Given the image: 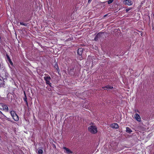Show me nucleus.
<instances>
[{"label": "nucleus", "instance_id": "obj_1", "mask_svg": "<svg viewBox=\"0 0 154 154\" xmlns=\"http://www.w3.org/2000/svg\"><path fill=\"white\" fill-rule=\"evenodd\" d=\"M0 110L5 112H8V108L7 106L5 104L0 103ZM0 114H2V112L0 111Z\"/></svg>", "mask_w": 154, "mask_h": 154}, {"label": "nucleus", "instance_id": "obj_4", "mask_svg": "<svg viewBox=\"0 0 154 154\" xmlns=\"http://www.w3.org/2000/svg\"><path fill=\"white\" fill-rule=\"evenodd\" d=\"M10 113L13 119L16 121H17L19 120V117L16 114V112L14 111H11Z\"/></svg>", "mask_w": 154, "mask_h": 154}, {"label": "nucleus", "instance_id": "obj_26", "mask_svg": "<svg viewBox=\"0 0 154 154\" xmlns=\"http://www.w3.org/2000/svg\"><path fill=\"white\" fill-rule=\"evenodd\" d=\"M1 41V38L0 37V41Z\"/></svg>", "mask_w": 154, "mask_h": 154}, {"label": "nucleus", "instance_id": "obj_14", "mask_svg": "<svg viewBox=\"0 0 154 154\" xmlns=\"http://www.w3.org/2000/svg\"><path fill=\"white\" fill-rule=\"evenodd\" d=\"M126 131L129 133H131L132 131L129 128L127 127L126 128Z\"/></svg>", "mask_w": 154, "mask_h": 154}, {"label": "nucleus", "instance_id": "obj_9", "mask_svg": "<svg viewBox=\"0 0 154 154\" xmlns=\"http://www.w3.org/2000/svg\"><path fill=\"white\" fill-rule=\"evenodd\" d=\"M63 149L66 150V152L68 154H71L72 153V151H71L69 148L65 147H63Z\"/></svg>", "mask_w": 154, "mask_h": 154}, {"label": "nucleus", "instance_id": "obj_8", "mask_svg": "<svg viewBox=\"0 0 154 154\" xmlns=\"http://www.w3.org/2000/svg\"><path fill=\"white\" fill-rule=\"evenodd\" d=\"M111 127L113 128L117 129L119 128V125L116 123L112 124L111 125Z\"/></svg>", "mask_w": 154, "mask_h": 154}, {"label": "nucleus", "instance_id": "obj_2", "mask_svg": "<svg viewBox=\"0 0 154 154\" xmlns=\"http://www.w3.org/2000/svg\"><path fill=\"white\" fill-rule=\"evenodd\" d=\"M44 75L45 76L44 77V79L46 82V84L51 87V84L50 82L51 79L50 76L47 74H45Z\"/></svg>", "mask_w": 154, "mask_h": 154}, {"label": "nucleus", "instance_id": "obj_5", "mask_svg": "<svg viewBox=\"0 0 154 154\" xmlns=\"http://www.w3.org/2000/svg\"><path fill=\"white\" fill-rule=\"evenodd\" d=\"M84 50L83 48H79L78 50L77 51V54L79 55V56H81L80 57V60L82 59V54Z\"/></svg>", "mask_w": 154, "mask_h": 154}, {"label": "nucleus", "instance_id": "obj_23", "mask_svg": "<svg viewBox=\"0 0 154 154\" xmlns=\"http://www.w3.org/2000/svg\"><path fill=\"white\" fill-rule=\"evenodd\" d=\"M92 0H88V3H90L91 2Z\"/></svg>", "mask_w": 154, "mask_h": 154}, {"label": "nucleus", "instance_id": "obj_24", "mask_svg": "<svg viewBox=\"0 0 154 154\" xmlns=\"http://www.w3.org/2000/svg\"><path fill=\"white\" fill-rule=\"evenodd\" d=\"M107 14H105V15H104V16L103 17H106L107 16Z\"/></svg>", "mask_w": 154, "mask_h": 154}, {"label": "nucleus", "instance_id": "obj_7", "mask_svg": "<svg viewBox=\"0 0 154 154\" xmlns=\"http://www.w3.org/2000/svg\"><path fill=\"white\" fill-rule=\"evenodd\" d=\"M134 118L136 120L139 122L141 121V118L139 114L136 113L134 114Z\"/></svg>", "mask_w": 154, "mask_h": 154}, {"label": "nucleus", "instance_id": "obj_3", "mask_svg": "<svg viewBox=\"0 0 154 154\" xmlns=\"http://www.w3.org/2000/svg\"><path fill=\"white\" fill-rule=\"evenodd\" d=\"M88 130L92 134H95L97 132V128L95 126H91L88 128Z\"/></svg>", "mask_w": 154, "mask_h": 154}, {"label": "nucleus", "instance_id": "obj_11", "mask_svg": "<svg viewBox=\"0 0 154 154\" xmlns=\"http://www.w3.org/2000/svg\"><path fill=\"white\" fill-rule=\"evenodd\" d=\"M102 88L104 89V90H106V88L107 89H112L113 87L110 85H108L105 87H102Z\"/></svg>", "mask_w": 154, "mask_h": 154}, {"label": "nucleus", "instance_id": "obj_21", "mask_svg": "<svg viewBox=\"0 0 154 154\" xmlns=\"http://www.w3.org/2000/svg\"><path fill=\"white\" fill-rule=\"evenodd\" d=\"M71 73L72 75H73V74L74 71L73 69H71L70 71L69 72V73Z\"/></svg>", "mask_w": 154, "mask_h": 154}, {"label": "nucleus", "instance_id": "obj_16", "mask_svg": "<svg viewBox=\"0 0 154 154\" xmlns=\"http://www.w3.org/2000/svg\"><path fill=\"white\" fill-rule=\"evenodd\" d=\"M24 97L23 98V100H24V101L25 102V101H27V98L26 97V93H25V91L24 92Z\"/></svg>", "mask_w": 154, "mask_h": 154}, {"label": "nucleus", "instance_id": "obj_13", "mask_svg": "<svg viewBox=\"0 0 154 154\" xmlns=\"http://www.w3.org/2000/svg\"><path fill=\"white\" fill-rule=\"evenodd\" d=\"M54 67L58 71H59L60 70V69H59V68L58 67V64L57 63V62H56L55 64H54Z\"/></svg>", "mask_w": 154, "mask_h": 154}, {"label": "nucleus", "instance_id": "obj_19", "mask_svg": "<svg viewBox=\"0 0 154 154\" xmlns=\"http://www.w3.org/2000/svg\"><path fill=\"white\" fill-rule=\"evenodd\" d=\"M114 1V0H109L107 1L106 2H107L108 4H110L112 3Z\"/></svg>", "mask_w": 154, "mask_h": 154}, {"label": "nucleus", "instance_id": "obj_10", "mask_svg": "<svg viewBox=\"0 0 154 154\" xmlns=\"http://www.w3.org/2000/svg\"><path fill=\"white\" fill-rule=\"evenodd\" d=\"M6 56L7 57V59L8 60V61L9 62V63L11 64V65H13V63L11 59H10L9 56L8 55V54H6Z\"/></svg>", "mask_w": 154, "mask_h": 154}, {"label": "nucleus", "instance_id": "obj_20", "mask_svg": "<svg viewBox=\"0 0 154 154\" xmlns=\"http://www.w3.org/2000/svg\"><path fill=\"white\" fill-rule=\"evenodd\" d=\"M132 9V8H129L127 9H126L125 10L126 12H128L130 10Z\"/></svg>", "mask_w": 154, "mask_h": 154}, {"label": "nucleus", "instance_id": "obj_25", "mask_svg": "<svg viewBox=\"0 0 154 154\" xmlns=\"http://www.w3.org/2000/svg\"><path fill=\"white\" fill-rule=\"evenodd\" d=\"M143 34L142 33H141L140 35H141V36H142Z\"/></svg>", "mask_w": 154, "mask_h": 154}, {"label": "nucleus", "instance_id": "obj_22", "mask_svg": "<svg viewBox=\"0 0 154 154\" xmlns=\"http://www.w3.org/2000/svg\"><path fill=\"white\" fill-rule=\"evenodd\" d=\"M26 102V104L27 106H28V103L27 101H25Z\"/></svg>", "mask_w": 154, "mask_h": 154}, {"label": "nucleus", "instance_id": "obj_18", "mask_svg": "<svg viewBox=\"0 0 154 154\" xmlns=\"http://www.w3.org/2000/svg\"><path fill=\"white\" fill-rule=\"evenodd\" d=\"M74 12L72 13L70 15V17L72 19H75L74 17Z\"/></svg>", "mask_w": 154, "mask_h": 154}, {"label": "nucleus", "instance_id": "obj_12", "mask_svg": "<svg viewBox=\"0 0 154 154\" xmlns=\"http://www.w3.org/2000/svg\"><path fill=\"white\" fill-rule=\"evenodd\" d=\"M100 33H99L95 37L94 40L96 41H97L98 40V38H100Z\"/></svg>", "mask_w": 154, "mask_h": 154}, {"label": "nucleus", "instance_id": "obj_6", "mask_svg": "<svg viewBox=\"0 0 154 154\" xmlns=\"http://www.w3.org/2000/svg\"><path fill=\"white\" fill-rule=\"evenodd\" d=\"M123 3L125 5L130 6L132 5L133 2L131 0H124Z\"/></svg>", "mask_w": 154, "mask_h": 154}, {"label": "nucleus", "instance_id": "obj_27", "mask_svg": "<svg viewBox=\"0 0 154 154\" xmlns=\"http://www.w3.org/2000/svg\"><path fill=\"white\" fill-rule=\"evenodd\" d=\"M153 17H154V14H153Z\"/></svg>", "mask_w": 154, "mask_h": 154}, {"label": "nucleus", "instance_id": "obj_15", "mask_svg": "<svg viewBox=\"0 0 154 154\" xmlns=\"http://www.w3.org/2000/svg\"><path fill=\"white\" fill-rule=\"evenodd\" d=\"M20 24L21 25H23L25 26H28V23H24L23 22H20Z\"/></svg>", "mask_w": 154, "mask_h": 154}, {"label": "nucleus", "instance_id": "obj_17", "mask_svg": "<svg viewBox=\"0 0 154 154\" xmlns=\"http://www.w3.org/2000/svg\"><path fill=\"white\" fill-rule=\"evenodd\" d=\"M43 150L42 149H39L38 151V154H43Z\"/></svg>", "mask_w": 154, "mask_h": 154}]
</instances>
